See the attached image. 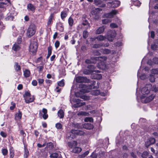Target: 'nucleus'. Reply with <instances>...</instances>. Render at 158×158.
Masks as SVG:
<instances>
[{"mask_svg": "<svg viewBox=\"0 0 158 158\" xmlns=\"http://www.w3.org/2000/svg\"><path fill=\"white\" fill-rule=\"evenodd\" d=\"M152 85H146L141 90V101L143 103H147L151 101L155 97V95L150 93Z\"/></svg>", "mask_w": 158, "mask_h": 158, "instance_id": "f257e3e1", "label": "nucleus"}, {"mask_svg": "<svg viewBox=\"0 0 158 158\" xmlns=\"http://www.w3.org/2000/svg\"><path fill=\"white\" fill-rule=\"evenodd\" d=\"M94 59L96 61H98L99 62L98 63L97 66L98 69L102 70H105L108 68L107 66L105 64L104 61L107 59L105 56L95 57Z\"/></svg>", "mask_w": 158, "mask_h": 158, "instance_id": "f03ea898", "label": "nucleus"}, {"mask_svg": "<svg viewBox=\"0 0 158 158\" xmlns=\"http://www.w3.org/2000/svg\"><path fill=\"white\" fill-rule=\"evenodd\" d=\"M117 13V11L116 10H113L111 12L109 13L106 14L105 15V16L107 18L103 19L102 20V23L103 24H106L111 21L110 20L109 18H112L114 15L116 14Z\"/></svg>", "mask_w": 158, "mask_h": 158, "instance_id": "7ed1b4c3", "label": "nucleus"}, {"mask_svg": "<svg viewBox=\"0 0 158 158\" xmlns=\"http://www.w3.org/2000/svg\"><path fill=\"white\" fill-rule=\"evenodd\" d=\"M36 31V26L33 24H31L28 27L27 32V35L29 37L34 35Z\"/></svg>", "mask_w": 158, "mask_h": 158, "instance_id": "20e7f679", "label": "nucleus"}, {"mask_svg": "<svg viewBox=\"0 0 158 158\" xmlns=\"http://www.w3.org/2000/svg\"><path fill=\"white\" fill-rule=\"evenodd\" d=\"M79 87L81 88L80 90L81 92L85 93L89 92V90L92 88V85H85L81 84H80Z\"/></svg>", "mask_w": 158, "mask_h": 158, "instance_id": "39448f33", "label": "nucleus"}, {"mask_svg": "<svg viewBox=\"0 0 158 158\" xmlns=\"http://www.w3.org/2000/svg\"><path fill=\"white\" fill-rule=\"evenodd\" d=\"M37 48V44L36 42H31L29 48V51L33 54L34 55L36 52Z\"/></svg>", "mask_w": 158, "mask_h": 158, "instance_id": "423d86ee", "label": "nucleus"}, {"mask_svg": "<svg viewBox=\"0 0 158 158\" xmlns=\"http://www.w3.org/2000/svg\"><path fill=\"white\" fill-rule=\"evenodd\" d=\"M88 68L89 69H85L83 71V73L85 74H89L94 72H96L95 70L94 69V66L92 65H89Z\"/></svg>", "mask_w": 158, "mask_h": 158, "instance_id": "0eeeda50", "label": "nucleus"}, {"mask_svg": "<svg viewBox=\"0 0 158 158\" xmlns=\"http://www.w3.org/2000/svg\"><path fill=\"white\" fill-rule=\"evenodd\" d=\"M120 4V2L117 0H114L112 2H109L108 3V6L113 8H116L118 7Z\"/></svg>", "mask_w": 158, "mask_h": 158, "instance_id": "6e6552de", "label": "nucleus"}, {"mask_svg": "<svg viewBox=\"0 0 158 158\" xmlns=\"http://www.w3.org/2000/svg\"><path fill=\"white\" fill-rule=\"evenodd\" d=\"M71 133L72 134L70 135V137L73 138L74 137L73 134H76L81 135H83L84 132L82 131L72 130L71 131Z\"/></svg>", "mask_w": 158, "mask_h": 158, "instance_id": "1a4fd4ad", "label": "nucleus"}, {"mask_svg": "<svg viewBox=\"0 0 158 158\" xmlns=\"http://www.w3.org/2000/svg\"><path fill=\"white\" fill-rule=\"evenodd\" d=\"M76 81L78 83L86 82L88 80L85 77H77L76 78Z\"/></svg>", "mask_w": 158, "mask_h": 158, "instance_id": "9d476101", "label": "nucleus"}, {"mask_svg": "<svg viewBox=\"0 0 158 158\" xmlns=\"http://www.w3.org/2000/svg\"><path fill=\"white\" fill-rule=\"evenodd\" d=\"M155 142V139L154 138H149L145 143V146L147 147H148L150 145L154 143Z\"/></svg>", "mask_w": 158, "mask_h": 158, "instance_id": "9b49d317", "label": "nucleus"}, {"mask_svg": "<svg viewBox=\"0 0 158 158\" xmlns=\"http://www.w3.org/2000/svg\"><path fill=\"white\" fill-rule=\"evenodd\" d=\"M116 35V32L114 31H112L110 35H108L107 36V39L109 41H112Z\"/></svg>", "mask_w": 158, "mask_h": 158, "instance_id": "f8f14e48", "label": "nucleus"}, {"mask_svg": "<svg viewBox=\"0 0 158 158\" xmlns=\"http://www.w3.org/2000/svg\"><path fill=\"white\" fill-rule=\"evenodd\" d=\"M16 13L14 11H12L10 13V15L6 18V20H13L14 18V16L16 15Z\"/></svg>", "mask_w": 158, "mask_h": 158, "instance_id": "ddd939ff", "label": "nucleus"}, {"mask_svg": "<svg viewBox=\"0 0 158 158\" xmlns=\"http://www.w3.org/2000/svg\"><path fill=\"white\" fill-rule=\"evenodd\" d=\"M69 147L70 148H74L77 146V142L76 141H73L68 143Z\"/></svg>", "mask_w": 158, "mask_h": 158, "instance_id": "4468645a", "label": "nucleus"}, {"mask_svg": "<svg viewBox=\"0 0 158 158\" xmlns=\"http://www.w3.org/2000/svg\"><path fill=\"white\" fill-rule=\"evenodd\" d=\"M81 151L82 149L81 148L76 146L73 148L72 152L74 153H79Z\"/></svg>", "mask_w": 158, "mask_h": 158, "instance_id": "2eb2a0df", "label": "nucleus"}, {"mask_svg": "<svg viewBox=\"0 0 158 158\" xmlns=\"http://www.w3.org/2000/svg\"><path fill=\"white\" fill-rule=\"evenodd\" d=\"M19 44L18 43L15 44L12 47L13 50L15 51H17L19 50L20 48Z\"/></svg>", "mask_w": 158, "mask_h": 158, "instance_id": "dca6fc26", "label": "nucleus"}, {"mask_svg": "<svg viewBox=\"0 0 158 158\" xmlns=\"http://www.w3.org/2000/svg\"><path fill=\"white\" fill-rule=\"evenodd\" d=\"M25 100L26 103H29L33 102L34 100V98L33 96L31 97L30 96L28 98H26Z\"/></svg>", "mask_w": 158, "mask_h": 158, "instance_id": "f3484780", "label": "nucleus"}, {"mask_svg": "<svg viewBox=\"0 0 158 158\" xmlns=\"http://www.w3.org/2000/svg\"><path fill=\"white\" fill-rule=\"evenodd\" d=\"M100 51L102 53L105 54H108L111 52V51L107 48H102L100 50Z\"/></svg>", "mask_w": 158, "mask_h": 158, "instance_id": "a211bd4d", "label": "nucleus"}, {"mask_svg": "<svg viewBox=\"0 0 158 158\" xmlns=\"http://www.w3.org/2000/svg\"><path fill=\"white\" fill-rule=\"evenodd\" d=\"M78 93H77L75 94V95L77 97H80L81 98L85 100H88L90 99V97L88 96L83 95L82 96H79L78 95Z\"/></svg>", "mask_w": 158, "mask_h": 158, "instance_id": "6ab92c4d", "label": "nucleus"}, {"mask_svg": "<svg viewBox=\"0 0 158 158\" xmlns=\"http://www.w3.org/2000/svg\"><path fill=\"white\" fill-rule=\"evenodd\" d=\"M92 78L95 79H100L102 77V75L100 74L95 73L92 76Z\"/></svg>", "mask_w": 158, "mask_h": 158, "instance_id": "aec40b11", "label": "nucleus"}, {"mask_svg": "<svg viewBox=\"0 0 158 158\" xmlns=\"http://www.w3.org/2000/svg\"><path fill=\"white\" fill-rule=\"evenodd\" d=\"M22 114L20 111H19L16 114L15 119L16 120H20L22 118Z\"/></svg>", "mask_w": 158, "mask_h": 158, "instance_id": "412c9836", "label": "nucleus"}, {"mask_svg": "<svg viewBox=\"0 0 158 158\" xmlns=\"http://www.w3.org/2000/svg\"><path fill=\"white\" fill-rule=\"evenodd\" d=\"M105 27L104 26L100 27L96 31V33L97 34H100L102 33L104 30Z\"/></svg>", "mask_w": 158, "mask_h": 158, "instance_id": "4be33fe9", "label": "nucleus"}, {"mask_svg": "<svg viewBox=\"0 0 158 158\" xmlns=\"http://www.w3.org/2000/svg\"><path fill=\"white\" fill-rule=\"evenodd\" d=\"M14 68L15 70L17 72L21 70L20 66L17 62H15V63Z\"/></svg>", "mask_w": 158, "mask_h": 158, "instance_id": "5701e85b", "label": "nucleus"}, {"mask_svg": "<svg viewBox=\"0 0 158 158\" xmlns=\"http://www.w3.org/2000/svg\"><path fill=\"white\" fill-rule=\"evenodd\" d=\"M83 128L87 129H91L93 127V126L90 124L85 123L83 125Z\"/></svg>", "mask_w": 158, "mask_h": 158, "instance_id": "b1692460", "label": "nucleus"}, {"mask_svg": "<svg viewBox=\"0 0 158 158\" xmlns=\"http://www.w3.org/2000/svg\"><path fill=\"white\" fill-rule=\"evenodd\" d=\"M58 116L60 118H63L64 117V112L63 110H60L57 113Z\"/></svg>", "mask_w": 158, "mask_h": 158, "instance_id": "393cba45", "label": "nucleus"}, {"mask_svg": "<svg viewBox=\"0 0 158 158\" xmlns=\"http://www.w3.org/2000/svg\"><path fill=\"white\" fill-rule=\"evenodd\" d=\"M27 8L29 10L31 11L32 12L35 11V8L34 6L31 4H29L27 5Z\"/></svg>", "mask_w": 158, "mask_h": 158, "instance_id": "a878e982", "label": "nucleus"}, {"mask_svg": "<svg viewBox=\"0 0 158 158\" xmlns=\"http://www.w3.org/2000/svg\"><path fill=\"white\" fill-rule=\"evenodd\" d=\"M132 3L135 6L139 7L141 4V3L138 0H132Z\"/></svg>", "mask_w": 158, "mask_h": 158, "instance_id": "bb28decb", "label": "nucleus"}, {"mask_svg": "<svg viewBox=\"0 0 158 158\" xmlns=\"http://www.w3.org/2000/svg\"><path fill=\"white\" fill-rule=\"evenodd\" d=\"M23 75L25 77H29L30 75V71L27 69H26L23 72Z\"/></svg>", "mask_w": 158, "mask_h": 158, "instance_id": "cd10ccee", "label": "nucleus"}, {"mask_svg": "<svg viewBox=\"0 0 158 158\" xmlns=\"http://www.w3.org/2000/svg\"><path fill=\"white\" fill-rule=\"evenodd\" d=\"M78 116H87L89 115V114L85 111H80L77 113Z\"/></svg>", "mask_w": 158, "mask_h": 158, "instance_id": "c85d7f7f", "label": "nucleus"}, {"mask_svg": "<svg viewBox=\"0 0 158 158\" xmlns=\"http://www.w3.org/2000/svg\"><path fill=\"white\" fill-rule=\"evenodd\" d=\"M94 57H92L91 59V60H85V62L87 64L89 63H96V61L94 59Z\"/></svg>", "mask_w": 158, "mask_h": 158, "instance_id": "c756f323", "label": "nucleus"}, {"mask_svg": "<svg viewBox=\"0 0 158 158\" xmlns=\"http://www.w3.org/2000/svg\"><path fill=\"white\" fill-rule=\"evenodd\" d=\"M53 15L52 14H51L50 15V16L47 22V25H49L51 24L52 23V19L53 18Z\"/></svg>", "mask_w": 158, "mask_h": 158, "instance_id": "7c9ffc66", "label": "nucleus"}, {"mask_svg": "<svg viewBox=\"0 0 158 158\" xmlns=\"http://www.w3.org/2000/svg\"><path fill=\"white\" fill-rule=\"evenodd\" d=\"M85 104V102H80L74 105L73 106L75 107H78L84 105Z\"/></svg>", "mask_w": 158, "mask_h": 158, "instance_id": "2f4dec72", "label": "nucleus"}, {"mask_svg": "<svg viewBox=\"0 0 158 158\" xmlns=\"http://www.w3.org/2000/svg\"><path fill=\"white\" fill-rule=\"evenodd\" d=\"M91 94L94 95H97L100 93V91L99 90L97 89L94 90H92L91 92Z\"/></svg>", "mask_w": 158, "mask_h": 158, "instance_id": "473e14b6", "label": "nucleus"}, {"mask_svg": "<svg viewBox=\"0 0 158 158\" xmlns=\"http://www.w3.org/2000/svg\"><path fill=\"white\" fill-rule=\"evenodd\" d=\"M96 39L99 41H102L106 39V37L101 35H98L96 37Z\"/></svg>", "mask_w": 158, "mask_h": 158, "instance_id": "72a5a7b5", "label": "nucleus"}, {"mask_svg": "<svg viewBox=\"0 0 158 158\" xmlns=\"http://www.w3.org/2000/svg\"><path fill=\"white\" fill-rule=\"evenodd\" d=\"M58 85L60 87H63L64 85V80L63 79L57 82Z\"/></svg>", "mask_w": 158, "mask_h": 158, "instance_id": "f704fd0d", "label": "nucleus"}, {"mask_svg": "<svg viewBox=\"0 0 158 158\" xmlns=\"http://www.w3.org/2000/svg\"><path fill=\"white\" fill-rule=\"evenodd\" d=\"M137 76L138 77H139L142 80H144L145 79L146 77V75L144 74H143L141 76L140 75L139 70H138V71Z\"/></svg>", "mask_w": 158, "mask_h": 158, "instance_id": "c9c22d12", "label": "nucleus"}, {"mask_svg": "<svg viewBox=\"0 0 158 158\" xmlns=\"http://www.w3.org/2000/svg\"><path fill=\"white\" fill-rule=\"evenodd\" d=\"M148 155V152L147 151H144L142 154L141 156L143 158H146Z\"/></svg>", "mask_w": 158, "mask_h": 158, "instance_id": "e433bc0d", "label": "nucleus"}, {"mask_svg": "<svg viewBox=\"0 0 158 158\" xmlns=\"http://www.w3.org/2000/svg\"><path fill=\"white\" fill-rule=\"evenodd\" d=\"M151 89L152 91H154L155 92L158 91V87H156V85H153V86H152V87L150 89Z\"/></svg>", "mask_w": 158, "mask_h": 158, "instance_id": "4c0bfd02", "label": "nucleus"}, {"mask_svg": "<svg viewBox=\"0 0 158 158\" xmlns=\"http://www.w3.org/2000/svg\"><path fill=\"white\" fill-rule=\"evenodd\" d=\"M67 16L66 13L65 11H62L61 12V16L62 19H64Z\"/></svg>", "mask_w": 158, "mask_h": 158, "instance_id": "58836bf2", "label": "nucleus"}, {"mask_svg": "<svg viewBox=\"0 0 158 158\" xmlns=\"http://www.w3.org/2000/svg\"><path fill=\"white\" fill-rule=\"evenodd\" d=\"M68 23L70 26H72L73 23V19L70 17L68 19Z\"/></svg>", "mask_w": 158, "mask_h": 158, "instance_id": "ea45409f", "label": "nucleus"}, {"mask_svg": "<svg viewBox=\"0 0 158 158\" xmlns=\"http://www.w3.org/2000/svg\"><path fill=\"white\" fill-rule=\"evenodd\" d=\"M93 119L91 117H86L84 119L85 121L86 122H92L93 121Z\"/></svg>", "mask_w": 158, "mask_h": 158, "instance_id": "a19ab883", "label": "nucleus"}, {"mask_svg": "<svg viewBox=\"0 0 158 158\" xmlns=\"http://www.w3.org/2000/svg\"><path fill=\"white\" fill-rule=\"evenodd\" d=\"M58 156V154L57 153H54L50 155V157L51 158H57Z\"/></svg>", "mask_w": 158, "mask_h": 158, "instance_id": "79ce46f5", "label": "nucleus"}, {"mask_svg": "<svg viewBox=\"0 0 158 158\" xmlns=\"http://www.w3.org/2000/svg\"><path fill=\"white\" fill-rule=\"evenodd\" d=\"M155 78L153 75H150L149 77V80L151 82H154L155 81Z\"/></svg>", "mask_w": 158, "mask_h": 158, "instance_id": "37998d69", "label": "nucleus"}, {"mask_svg": "<svg viewBox=\"0 0 158 158\" xmlns=\"http://www.w3.org/2000/svg\"><path fill=\"white\" fill-rule=\"evenodd\" d=\"M152 73L155 74H158V69H153L152 70Z\"/></svg>", "mask_w": 158, "mask_h": 158, "instance_id": "c03bdc74", "label": "nucleus"}, {"mask_svg": "<svg viewBox=\"0 0 158 158\" xmlns=\"http://www.w3.org/2000/svg\"><path fill=\"white\" fill-rule=\"evenodd\" d=\"M56 127L57 129H60L62 127V125L60 123H57L56 124Z\"/></svg>", "mask_w": 158, "mask_h": 158, "instance_id": "a18cd8bd", "label": "nucleus"}, {"mask_svg": "<svg viewBox=\"0 0 158 158\" xmlns=\"http://www.w3.org/2000/svg\"><path fill=\"white\" fill-rule=\"evenodd\" d=\"M88 32L86 31H83V36L84 38H86L88 36Z\"/></svg>", "mask_w": 158, "mask_h": 158, "instance_id": "49530a36", "label": "nucleus"}, {"mask_svg": "<svg viewBox=\"0 0 158 158\" xmlns=\"http://www.w3.org/2000/svg\"><path fill=\"white\" fill-rule=\"evenodd\" d=\"M101 10V9L99 8H97L94 10L92 12V14L93 15H95L97 14L98 11Z\"/></svg>", "mask_w": 158, "mask_h": 158, "instance_id": "de8ad7c7", "label": "nucleus"}, {"mask_svg": "<svg viewBox=\"0 0 158 158\" xmlns=\"http://www.w3.org/2000/svg\"><path fill=\"white\" fill-rule=\"evenodd\" d=\"M94 2L95 4L98 5L101 3V0H94Z\"/></svg>", "mask_w": 158, "mask_h": 158, "instance_id": "09e8293b", "label": "nucleus"}, {"mask_svg": "<svg viewBox=\"0 0 158 158\" xmlns=\"http://www.w3.org/2000/svg\"><path fill=\"white\" fill-rule=\"evenodd\" d=\"M158 48V45L156 44H152L151 45V48L152 49L154 50H156L157 49V48Z\"/></svg>", "mask_w": 158, "mask_h": 158, "instance_id": "8fccbe9b", "label": "nucleus"}, {"mask_svg": "<svg viewBox=\"0 0 158 158\" xmlns=\"http://www.w3.org/2000/svg\"><path fill=\"white\" fill-rule=\"evenodd\" d=\"M14 156V153L13 150L12 149L10 150V158H13Z\"/></svg>", "mask_w": 158, "mask_h": 158, "instance_id": "3c124183", "label": "nucleus"}, {"mask_svg": "<svg viewBox=\"0 0 158 158\" xmlns=\"http://www.w3.org/2000/svg\"><path fill=\"white\" fill-rule=\"evenodd\" d=\"M23 96L25 99L26 98H28L31 96V94L30 93L27 92H25V94L23 95Z\"/></svg>", "mask_w": 158, "mask_h": 158, "instance_id": "603ef678", "label": "nucleus"}, {"mask_svg": "<svg viewBox=\"0 0 158 158\" xmlns=\"http://www.w3.org/2000/svg\"><path fill=\"white\" fill-rule=\"evenodd\" d=\"M102 46V44H95L93 46V47L94 48H100Z\"/></svg>", "mask_w": 158, "mask_h": 158, "instance_id": "864d4df0", "label": "nucleus"}, {"mask_svg": "<svg viewBox=\"0 0 158 158\" xmlns=\"http://www.w3.org/2000/svg\"><path fill=\"white\" fill-rule=\"evenodd\" d=\"M44 68L43 66H39L37 67V69L40 73L43 70Z\"/></svg>", "mask_w": 158, "mask_h": 158, "instance_id": "5fc2aeb1", "label": "nucleus"}, {"mask_svg": "<svg viewBox=\"0 0 158 158\" xmlns=\"http://www.w3.org/2000/svg\"><path fill=\"white\" fill-rule=\"evenodd\" d=\"M89 153V152L88 151H86V152H85L83 154L81 155L80 156H81V157H84L86 156Z\"/></svg>", "mask_w": 158, "mask_h": 158, "instance_id": "6e6d98bb", "label": "nucleus"}, {"mask_svg": "<svg viewBox=\"0 0 158 158\" xmlns=\"http://www.w3.org/2000/svg\"><path fill=\"white\" fill-rule=\"evenodd\" d=\"M2 152L4 155H6L8 152L7 150L6 149H4L2 150Z\"/></svg>", "mask_w": 158, "mask_h": 158, "instance_id": "4d7b16f0", "label": "nucleus"}, {"mask_svg": "<svg viewBox=\"0 0 158 158\" xmlns=\"http://www.w3.org/2000/svg\"><path fill=\"white\" fill-rule=\"evenodd\" d=\"M60 42L58 41H56L55 43V46L56 48H57L60 45Z\"/></svg>", "mask_w": 158, "mask_h": 158, "instance_id": "13d9d810", "label": "nucleus"}, {"mask_svg": "<svg viewBox=\"0 0 158 158\" xmlns=\"http://www.w3.org/2000/svg\"><path fill=\"white\" fill-rule=\"evenodd\" d=\"M153 62L155 64H158V58L155 57L153 59Z\"/></svg>", "mask_w": 158, "mask_h": 158, "instance_id": "bf43d9fd", "label": "nucleus"}, {"mask_svg": "<svg viewBox=\"0 0 158 158\" xmlns=\"http://www.w3.org/2000/svg\"><path fill=\"white\" fill-rule=\"evenodd\" d=\"M0 135L2 137L4 138L6 137L7 136L6 134L2 131L1 132Z\"/></svg>", "mask_w": 158, "mask_h": 158, "instance_id": "052dcab7", "label": "nucleus"}, {"mask_svg": "<svg viewBox=\"0 0 158 158\" xmlns=\"http://www.w3.org/2000/svg\"><path fill=\"white\" fill-rule=\"evenodd\" d=\"M32 85L34 86H36L37 85V82L36 80H33L32 82Z\"/></svg>", "mask_w": 158, "mask_h": 158, "instance_id": "680f3d73", "label": "nucleus"}, {"mask_svg": "<svg viewBox=\"0 0 158 158\" xmlns=\"http://www.w3.org/2000/svg\"><path fill=\"white\" fill-rule=\"evenodd\" d=\"M110 26L111 27V28H116L117 27V25L114 23H112L110 24Z\"/></svg>", "mask_w": 158, "mask_h": 158, "instance_id": "e2e57ef3", "label": "nucleus"}, {"mask_svg": "<svg viewBox=\"0 0 158 158\" xmlns=\"http://www.w3.org/2000/svg\"><path fill=\"white\" fill-rule=\"evenodd\" d=\"M38 81L39 84H41L44 82V80L43 79H39Z\"/></svg>", "mask_w": 158, "mask_h": 158, "instance_id": "0e129e2a", "label": "nucleus"}, {"mask_svg": "<svg viewBox=\"0 0 158 158\" xmlns=\"http://www.w3.org/2000/svg\"><path fill=\"white\" fill-rule=\"evenodd\" d=\"M46 145L45 143H44L43 145L41 144L40 143H38L37 144V146L39 148H42L44 147Z\"/></svg>", "mask_w": 158, "mask_h": 158, "instance_id": "69168bd1", "label": "nucleus"}, {"mask_svg": "<svg viewBox=\"0 0 158 158\" xmlns=\"http://www.w3.org/2000/svg\"><path fill=\"white\" fill-rule=\"evenodd\" d=\"M29 154V152L27 149H26L25 151V152L24 153V156H26V157H28Z\"/></svg>", "mask_w": 158, "mask_h": 158, "instance_id": "338daca9", "label": "nucleus"}, {"mask_svg": "<svg viewBox=\"0 0 158 158\" xmlns=\"http://www.w3.org/2000/svg\"><path fill=\"white\" fill-rule=\"evenodd\" d=\"M73 127L75 128H79L80 127V126L79 124L76 123L74 124Z\"/></svg>", "mask_w": 158, "mask_h": 158, "instance_id": "774afa93", "label": "nucleus"}]
</instances>
